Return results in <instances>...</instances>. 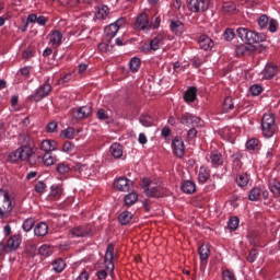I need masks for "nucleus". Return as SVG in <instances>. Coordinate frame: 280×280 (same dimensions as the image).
I'll return each mask as SVG.
<instances>
[{
    "label": "nucleus",
    "mask_w": 280,
    "mask_h": 280,
    "mask_svg": "<svg viewBox=\"0 0 280 280\" xmlns=\"http://www.w3.org/2000/svg\"><path fill=\"white\" fill-rule=\"evenodd\" d=\"M8 161L9 163H19V161H21V153L19 152V149L9 153Z\"/></svg>",
    "instance_id": "a18cd8bd"
},
{
    "label": "nucleus",
    "mask_w": 280,
    "mask_h": 280,
    "mask_svg": "<svg viewBox=\"0 0 280 280\" xmlns=\"http://www.w3.org/2000/svg\"><path fill=\"white\" fill-rule=\"evenodd\" d=\"M198 137V130H196V127H192L187 132V141H192V139H196Z\"/></svg>",
    "instance_id": "bf43d9fd"
},
{
    "label": "nucleus",
    "mask_w": 280,
    "mask_h": 280,
    "mask_svg": "<svg viewBox=\"0 0 280 280\" xmlns=\"http://www.w3.org/2000/svg\"><path fill=\"white\" fill-rule=\"evenodd\" d=\"M72 237H86V235H91V228L86 225H77L69 231Z\"/></svg>",
    "instance_id": "f3484780"
},
{
    "label": "nucleus",
    "mask_w": 280,
    "mask_h": 280,
    "mask_svg": "<svg viewBox=\"0 0 280 280\" xmlns=\"http://www.w3.org/2000/svg\"><path fill=\"white\" fill-rule=\"evenodd\" d=\"M235 108V105L233 104V97L228 96L225 97L224 102H223V113H229L230 110H233Z\"/></svg>",
    "instance_id": "58836bf2"
},
{
    "label": "nucleus",
    "mask_w": 280,
    "mask_h": 280,
    "mask_svg": "<svg viewBox=\"0 0 280 280\" xmlns=\"http://www.w3.org/2000/svg\"><path fill=\"white\" fill-rule=\"evenodd\" d=\"M16 207L14 197L10 195V191L0 188V220H8L12 215Z\"/></svg>",
    "instance_id": "f257e3e1"
},
{
    "label": "nucleus",
    "mask_w": 280,
    "mask_h": 280,
    "mask_svg": "<svg viewBox=\"0 0 280 280\" xmlns=\"http://www.w3.org/2000/svg\"><path fill=\"white\" fill-rule=\"evenodd\" d=\"M170 28L175 36H183V34H185V24H183L180 20H172Z\"/></svg>",
    "instance_id": "aec40b11"
},
{
    "label": "nucleus",
    "mask_w": 280,
    "mask_h": 280,
    "mask_svg": "<svg viewBox=\"0 0 280 280\" xmlns=\"http://www.w3.org/2000/svg\"><path fill=\"white\" fill-rule=\"evenodd\" d=\"M140 51L142 54H150V51H152V48H150V44L144 43L141 47H140Z\"/></svg>",
    "instance_id": "338daca9"
},
{
    "label": "nucleus",
    "mask_w": 280,
    "mask_h": 280,
    "mask_svg": "<svg viewBox=\"0 0 280 280\" xmlns=\"http://www.w3.org/2000/svg\"><path fill=\"white\" fill-rule=\"evenodd\" d=\"M23 139L27 144L20 147L18 152L20 153L21 161H28V163L32 165L34 163L32 159H36V154H34L32 147H30V141H32V138L30 136H23Z\"/></svg>",
    "instance_id": "39448f33"
},
{
    "label": "nucleus",
    "mask_w": 280,
    "mask_h": 280,
    "mask_svg": "<svg viewBox=\"0 0 280 280\" xmlns=\"http://www.w3.org/2000/svg\"><path fill=\"white\" fill-rule=\"evenodd\" d=\"M162 43H163L162 35H158L153 39H151L149 43L151 51H159V49H161Z\"/></svg>",
    "instance_id": "72a5a7b5"
},
{
    "label": "nucleus",
    "mask_w": 280,
    "mask_h": 280,
    "mask_svg": "<svg viewBox=\"0 0 280 280\" xmlns=\"http://www.w3.org/2000/svg\"><path fill=\"white\" fill-rule=\"evenodd\" d=\"M264 40V35H260L257 32L247 31V36L245 37V43L247 45H255V43H261Z\"/></svg>",
    "instance_id": "412c9836"
},
{
    "label": "nucleus",
    "mask_w": 280,
    "mask_h": 280,
    "mask_svg": "<svg viewBox=\"0 0 280 280\" xmlns=\"http://www.w3.org/2000/svg\"><path fill=\"white\" fill-rule=\"evenodd\" d=\"M48 38L52 47H60L62 45V33L60 31L51 32Z\"/></svg>",
    "instance_id": "5701e85b"
},
{
    "label": "nucleus",
    "mask_w": 280,
    "mask_h": 280,
    "mask_svg": "<svg viewBox=\"0 0 280 280\" xmlns=\"http://www.w3.org/2000/svg\"><path fill=\"white\" fill-rule=\"evenodd\" d=\"M131 220H132V213L130 211H124L118 215V222L122 226L130 224Z\"/></svg>",
    "instance_id": "473e14b6"
},
{
    "label": "nucleus",
    "mask_w": 280,
    "mask_h": 280,
    "mask_svg": "<svg viewBox=\"0 0 280 280\" xmlns=\"http://www.w3.org/2000/svg\"><path fill=\"white\" fill-rule=\"evenodd\" d=\"M192 67L195 69H198L199 67H202V59L198 58V57H195L192 59Z\"/></svg>",
    "instance_id": "774afa93"
},
{
    "label": "nucleus",
    "mask_w": 280,
    "mask_h": 280,
    "mask_svg": "<svg viewBox=\"0 0 280 280\" xmlns=\"http://www.w3.org/2000/svg\"><path fill=\"white\" fill-rule=\"evenodd\" d=\"M92 113L93 108L91 106H81L72 108V118L77 120L86 119V117H91Z\"/></svg>",
    "instance_id": "9b49d317"
},
{
    "label": "nucleus",
    "mask_w": 280,
    "mask_h": 280,
    "mask_svg": "<svg viewBox=\"0 0 280 280\" xmlns=\"http://www.w3.org/2000/svg\"><path fill=\"white\" fill-rule=\"evenodd\" d=\"M186 3L190 12H207L211 5V0H186Z\"/></svg>",
    "instance_id": "0eeeda50"
},
{
    "label": "nucleus",
    "mask_w": 280,
    "mask_h": 280,
    "mask_svg": "<svg viewBox=\"0 0 280 280\" xmlns=\"http://www.w3.org/2000/svg\"><path fill=\"white\" fill-rule=\"evenodd\" d=\"M179 124H182V126H187L188 128L189 127H196L198 125H200V117L198 116H195L190 113H184L179 118Z\"/></svg>",
    "instance_id": "1a4fd4ad"
},
{
    "label": "nucleus",
    "mask_w": 280,
    "mask_h": 280,
    "mask_svg": "<svg viewBox=\"0 0 280 280\" xmlns=\"http://www.w3.org/2000/svg\"><path fill=\"white\" fill-rule=\"evenodd\" d=\"M180 189L184 194H188V195L196 194V183L192 180H185L182 184Z\"/></svg>",
    "instance_id": "c756f323"
},
{
    "label": "nucleus",
    "mask_w": 280,
    "mask_h": 280,
    "mask_svg": "<svg viewBox=\"0 0 280 280\" xmlns=\"http://www.w3.org/2000/svg\"><path fill=\"white\" fill-rule=\"evenodd\" d=\"M56 156L51 155V153H45L43 156V163L44 165H54V163H56Z\"/></svg>",
    "instance_id": "49530a36"
},
{
    "label": "nucleus",
    "mask_w": 280,
    "mask_h": 280,
    "mask_svg": "<svg viewBox=\"0 0 280 280\" xmlns=\"http://www.w3.org/2000/svg\"><path fill=\"white\" fill-rule=\"evenodd\" d=\"M258 25L261 30H264V27H268V15H261L258 19Z\"/></svg>",
    "instance_id": "e2e57ef3"
},
{
    "label": "nucleus",
    "mask_w": 280,
    "mask_h": 280,
    "mask_svg": "<svg viewBox=\"0 0 280 280\" xmlns=\"http://www.w3.org/2000/svg\"><path fill=\"white\" fill-rule=\"evenodd\" d=\"M73 168L75 172H79L82 178H91L92 174H95V170L93 168V164H82L77 163Z\"/></svg>",
    "instance_id": "9d476101"
},
{
    "label": "nucleus",
    "mask_w": 280,
    "mask_h": 280,
    "mask_svg": "<svg viewBox=\"0 0 280 280\" xmlns=\"http://www.w3.org/2000/svg\"><path fill=\"white\" fill-rule=\"evenodd\" d=\"M40 150L46 152V154H49L55 150H58V142H56L55 140H44L40 143Z\"/></svg>",
    "instance_id": "393cba45"
},
{
    "label": "nucleus",
    "mask_w": 280,
    "mask_h": 280,
    "mask_svg": "<svg viewBox=\"0 0 280 280\" xmlns=\"http://www.w3.org/2000/svg\"><path fill=\"white\" fill-rule=\"evenodd\" d=\"M222 279L223 280H237V279H235V273H233V271H231V270L223 271Z\"/></svg>",
    "instance_id": "680f3d73"
},
{
    "label": "nucleus",
    "mask_w": 280,
    "mask_h": 280,
    "mask_svg": "<svg viewBox=\"0 0 280 280\" xmlns=\"http://www.w3.org/2000/svg\"><path fill=\"white\" fill-rule=\"evenodd\" d=\"M198 97V89L196 86H190L184 94V101L187 103L196 102Z\"/></svg>",
    "instance_id": "cd10ccee"
},
{
    "label": "nucleus",
    "mask_w": 280,
    "mask_h": 280,
    "mask_svg": "<svg viewBox=\"0 0 280 280\" xmlns=\"http://www.w3.org/2000/svg\"><path fill=\"white\" fill-rule=\"evenodd\" d=\"M222 10L226 14H233V12L237 10V7L233 2H224L222 5Z\"/></svg>",
    "instance_id": "c03bdc74"
},
{
    "label": "nucleus",
    "mask_w": 280,
    "mask_h": 280,
    "mask_svg": "<svg viewBox=\"0 0 280 280\" xmlns=\"http://www.w3.org/2000/svg\"><path fill=\"white\" fill-rule=\"evenodd\" d=\"M277 73H279V68L272 63H268L262 71L265 80H272Z\"/></svg>",
    "instance_id": "b1692460"
},
{
    "label": "nucleus",
    "mask_w": 280,
    "mask_h": 280,
    "mask_svg": "<svg viewBox=\"0 0 280 280\" xmlns=\"http://www.w3.org/2000/svg\"><path fill=\"white\" fill-rule=\"evenodd\" d=\"M259 145V139L252 138L246 142L247 150H255Z\"/></svg>",
    "instance_id": "603ef678"
},
{
    "label": "nucleus",
    "mask_w": 280,
    "mask_h": 280,
    "mask_svg": "<svg viewBox=\"0 0 280 280\" xmlns=\"http://www.w3.org/2000/svg\"><path fill=\"white\" fill-rule=\"evenodd\" d=\"M224 40L231 42L235 38V31L233 28H226L223 33Z\"/></svg>",
    "instance_id": "3c124183"
},
{
    "label": "nucleus",
    "mask_w": 280,
    "mask_h": 280,
    "mask_svg": "<svg viewBox=\"0 0 280 280\" xmlns=\"http://www.w3.org/2000/svg\"><path fill=\"white\" fill-rule=\"evenodd\" d=\"M49 198L51 200H60V198H62V187L59 185L51 186Z\"/></svg>",
    "instance_id": "2f4dec72"
},
{
    "label": "nucleus",
    "mask_w": 280,
    "mask_h": 280,
    "mask_svg": "<svg viewBox=\"0 0 280 280\" xmlns=\"http://www.w3.org/2000/svg\"><path fill=\"white\" fill-rule=\"evenodd\" d=\"M97 118L101 119L102 121L108 119V114H106V110L101 108L97 110V114H96Z\"/></svg>",
    "instance_id": "0e129e2a"
},
{
    "label": "nucleus",
    "mask_w": 280,
    "mask_h": 280,
    "mask_svg": "<svg viewBox=\"0 0 280 280\" xmlns=\"http://www.w3.org/2000/svg\"><path fill=\"white\" fill-rule=\"evenodd\" d=\"M71 167H69V165L65 164V163H59L57 166V172L59 174H69Z\"/></svg>",
    "instance_id": "6e6d98bb"
},
{
    "label": "nucleus",
    "mask_w": 280,
    "mask_h": 280,
    "mask_svg": "<svg viewBox=\"0 0 280 280\" xmlns=\"http://www.w3.org/2000/svg\"><path fill=\"white\" fill-rule=\"evenodd\" d=\"M172 148L175 156L183 159L185 156V142L182 138L175 137L172 142Z\"/></svg>",
    "instance_id": "4468645a"
},
{
    "label": "nucleus",
    "mask_w": 280,
    "mask_h": 280,
    "mask_svg": "<svg viewBox=\"0 0 280 280\" xmlns=\"http://www.w3.org/2000/svg\"><path fill=\"white\" fill-rule=\"evenodd\" d=\"M249 91H250L252 95H254V97H257V95H261L264 88H261V85H259V84H254L250 86Z\"/></svg>",
    "instance_id": "5fc2aeb1"
},
{
    "label": "nucleus",
    "mask_w": 280,
    "mask_h": 280,
    "mask_svg": "<svg viewBox=\"0 0 280 280\" xmlns=\"http://www.w3.org/2000/svg\"><path fill=\"white\" fill-rule=\"evenodd\" d=\"M198 43L200 49H203V51H210V49H213V39H211V37H209L207 34L200 35Z\"/></svg>",
    "instance_id": "6ab92c4d"
},
{
    "label": "nucleus",
    "mask_w": 280,
    "mask_h": 280,
    "mask_svg": "<svg viewBox=\"0 0 280 280\" xmlns=\"http://www.w3.org/2000/svg\"><path fill=\"white\" fill-rule=\"evenodd\" d=\"M51 93V84H49V80H47L42 86H39L35 93H33L28 100L31 102H40V100H45Z\"/></svg>",
    "instance_id": "423d86ee"
},
{
    "label": "nucleus",
    "mask_w": 280,
    "mask_h": 280,
    "mask_svg": "<svg viewBox=\"0 0 280 280\" xmlns=\"http://www.w3.org/2000/svg\"><path fill=\"white\" fill-rule=\"evenodd\" d=\"M255 51V46L250 44H241L236 46L235 54L240 58L242 56H250Z\"/></svg>",
    "instance_id": "a211bd4d"
},
{
    "label": "nucleus",
    "mask_w": 280,
    "mask_h": 280,
    "mask_svg": "<svg viewBox=\"0 0 280 280\" xmlns=\"http://www.w3.org/2000/svg\"><path fill=\"white\" fill-rule=\"evenodd\" d=\"M49 233V225H47L45 222H39L34 228V235L36 237H45Z\"/></svg>",
    "instance_id": "a878e982"
},
{
    "label": "nucleus",
    "mask_w": 280,
    "mask_h": 280,
    "mask_svg": "<svg viewBox=\"0 0 280 280\" xmlns=\"http://www.w3.org/2000/svg\"><path fill=\"white\" fill-rule=\"evenodd\" d=\"M135 27L141 32H150V30H152V24L148 20V14L141 13L136 20Z\"/></svg>",
    "instance_id": "ddd939ff"
},
{
    "label": "nucleus",
    "mask_w": 280,
    "mask_h": 280,
    "mask_svg": "<svg viewBox=\"0 0 280 280\" xmlns=\"http://www.w3.org/2000/svg\"><path fill=\"white\" fill-rule=\"evenodd\" d=\"M114 253H115V245L108 244L105 253V257H104V264H105L106 270L97 271V277L100 280H104L108 277V275H113L115 270V264L113 262Z\"/></svg>",
    "instance_id": "7ed1b4c3"
},
{
    "label": "nucleus",
    "mask_w": 280,
    "mask_h": 280,
    "mask_svg": "<svg viewBox=\"0 0 280 280\" xmlns=\"http://www.w3.org/2000/svg\"><path fill=\"white\" fill-rule=\"evenodd\" d=\"M278 26H279V23L277 22V20L269 21V32H271V33L277 32Z\"/></svg>",
    "instance_id": "69168bd1"
},
{
    "label": "nucleus",
    "mask_w": 280,
    "mask_h": 280,
    "mask_svg": "<svg viewBox=\"0 0 280 280\" xmlns=\"http://www.w3.org/2000/svg\"><path fill=\"white\" fill-rule=\"evenodd\" d=\"M54 250L51 249V246L44 244L39 247L38 254L42 255V257H50L52 255Z\"/></svg>",
    "instance_id": "a19ab883"
},
{
    "label": "nucleus",
    "mask_w": 280,
    "mask_h": 280,
    "mask_svg": "<svg viewBox=\"0 0 280 280\" xmlns=\"http://www.w3.org/2000/svg\"><path fill=\"white\" fill-rule=\"evenodd\" d=\"M75 149V145L71 141H67L63 143L62 151L67 152V154H71L73 150Z\"/></svg>",
    "instance_id": "4d7b16f0"
},
{
    "label": "nucleus",
    "mask_w": 280,
    "mask_h": 280,
    "mask_svg": "<svg viewBox=\"0 0 280 280\" xmlns=\"http://www.w3.org/2000/svg\"><path fill=\"white\" fill-rule=\"evenodd\" d=\"M153 121L154 120L152 119V116L148 114H143L142 116H140V124H142V126H144L145 128H150Z\"/></svg>",
    "instance_id": "37998d69"
},
{
    "label": "nucleus",
    "mask_w": 280,
    "mask_h": 280,
    "mask_svg": "<svg viewBox=\"0 0 280 280\" xmlns=\"http://www.w3.org/2000/svg\"><path fill=\"white\" fill-rule=\"evenodd\" d=\"M248 174L246 173H241L236 176V183L238 187H246V185H248Z\"/></svg>",
    "instance_id": "ea45409f"
},
{
    "label": "nucleus",
    "mask_w": 280,
    "mask_h": 280,
    "mask_svg": "<svg viewBox=\"0 0 280 280\" xmlns=\"http://www.w3.org/2000/svg\"><path fill=\"white\" fill-rule=\"evenodd\" d=\"M209 178H211V171H209V167L201 165L199 168L198 182L201 183V185H205Z\"/></svg>",
    "instance_id": "bb28decb"
},
{
    "label": "nucleus",
    "mask_w": 280,
    "mask_h": 280,
    "mask_svg": "<svg viewBox=\"0 0 280 280\" xmlns=\"http://www.w3.org/2000/svg\"><path fill=\"white\" fill-rule=\"evenodd\" d=\"M141 187L148 198H163L165 196V189L148 177L141 179Z\"/></svg>",
    "instance_id": "f03ea898"
},
{
    "label": "nucleus",
    "mask_w": 280,
    "mask_h": 280,
    "mask_svg": "<svg viewBox=\"0 0 280 280\" xmlns=\"http://www.w3.org/2000/svg\"><path fill=\"white\" fill-rule=\"evenodd\" d=\"M124 23H126V20L118 19L116 22L105 27V38L108 43H110V40H113V38L117 36V32H119V28L121 27V25H124Z\"/></svg>",
    "instance_id": "6e6552de"
},
{
    "label": "nucleus",
    "mask_w": 280,
    "mask_h": 280,
    "mask_svg": "<svg viewBox=\"0 0 280 280\" xmlns=\"http://www.w3.org/2000/svg\"><path fill=\"white\" fill-rule=\"evenodd\" d=\"M257 255L258 254L256 248L250 249L247 256V261H249V264L255 262V260L257 259Z\"/></svg>",
    "instance_id": "052dcab7"
},
{
    "label": "nucleus",
    "mask_w": 280,
    "mask_h": 280,
    "mask_svg": "<svg viewBox=\"0 0 280 280\" xmlns=\"http://www.w3.org/2000/svg\"><path fill=\"white\" fill-rule=\"evenodd\" d=\"M137 200H139V195L135 191L129 192L128 195L125 196V205L127 207H132V205H135L137 202Z\"/></svg>",
    "instance_id": "e433bc0d"
},
{
    "label": "nucleus",
    "mask_w": 280,
    "mask_h": 280,
    "mask_svg": "<svg viewBox=\"0 0 280 280\" xmlns=\"http://www.w3.org/2000/svg\"><path fill=\"white\" fill-rule=\"evenodd\" d=\"M199 257H200V270L201 272H205L207 269V264L209 261V255L211 253V249H209V245L202 244L199 247Z\"/></svg>",
    "instance_id": "f8f14e48"
},
{
    "label": "nucleus",
    "mask_w": 280,
    "mask_h": 280,
    "mask_svg": "<svg viewBox=\"0 0 280 280\" xmlns=\"http://www.w3.org/2000/svg\"><path fill=\"white\" fill-rule=\"evenodd\" d=\"M129 69L131 73H137L141 69V59L139 57H133L129 61Z\"/></svg>",
    "instance_id": "c9c22d12"
},
{
    "label": "nucleus",
    "mask_w": 280,
    "mask_h": 280,
    "mask_svg": "<svg viewBox=\"0 0 280 280\" xmlns=\"http://www.w3.org/2000/svg\"><path fill=\"white\" fill-rule=\"evenodd\" d=\"M228 226L231 231L237 230V226H240V219L237 217H232L228 222Z\"/></svg>",
    "instance_id": "8fccbe9b"
},
{
    "label": "nucleus",
    "mask_w": 280,
    "mask_h": 280,
    "mask_svg": "<svg viewBox=\"0 0 280 280\" xmlns=\"http://www.w3.org/2000/svg\"><path fill=\"white\" fill-rule=\"evenodd\" d=\"M259 198H261V188H259V187L252 188L248 194V199L252 202H257V200H259Z\"/></svg>",
    "instance_id": "4c0bfd02"
},
{
    "label": "nucleus",
    "mask_w": 280,
    "mask_h": 280,
    "mask_svg": "<svg viewBox=\"0 0 280 280\" xmlns=\"http://www.w3.org/2000/svg\"><path fill=\"white\" fill-rule=\"evenodd\" d=\"M261 128L262 135L267 139H270V137L275 136V132H277V122H275V114H264L261 119Z\"/></svg>",
    "instance_id": "20e7f679"
},
{
    "label": "nucleus",
    "mask_w": 280,
    "mask_h": 280,
    "mask_svg": "<svg viewBox=\"0 0 280 280\" xmlns=\"http://www.w3.org/2000/svg\"><path fill=\"white\" fill-rule=\"evenodd\" d=\"M75 135V129L73 127H68L65 130H61V137L65 139H73V136Z\"/></svg>",
    "instance_id": "de8ad7c7"
},
{
    "label": "nucleus",
    "mask_w": 280,
    "mask_h": 280,
    "mask_svg": "<svg viewBox=\"0 0 280 280\" xmlns=\"http://www.w3.org/2000/svg\"><path fill=\"white\" fill-rule=\"evenodd\" d=\"M236 34L241 40H246V36L248 34V28L246 27H238Z\"/></svg>",
    "instance_id": "13d9d810"
},
{
    "label": "nucleus",
    "mask_w": 280,
    "mask_h": 280,
    "mask_svg": "<svg viewBox=\"0 0 280 280\" xmlns=\"http://www.w3.org/2000/svg\"><path fill=\"white\" fill-rule=\"evenodd\" d=\"M34 189H35L36 194L43 195V192L46 191V189H47V184H45V182H43V180H39L34 185Z\"/></svg>",
    "instance_id": "09e8293b"
},
{
    "label": "nucleus",
    "mask_w": 280,
    "mask_h": 280,
    "mask_svg": "<svg viewBox=\"0 0 280 280\" xmlns=\"http://www.w3.org/2000/svg\"><path fill=\"white\" fill-rule=\"evenodd\" d=\"M34 224H36L34 218H28L23 222L22 229L25 231V233H30V231L34 229Z\"/></svg>",
    "instance_id": "79ce46f5"
},
{
    "label": "nucleus",
    "mask_w": 280,
    "mask_h": 280,
    "mask_svg": "<svg viewBox=\"0 0 280 280\" xmlns=\"http://www.w3.org/2000/svg\"><path fill=\"white\" fill-rule=\"evenodd\" d=\"M46 132H58V122L52 120L46 125Z\"/></svg>",
    "instance_id": "864d4df0"
},
{
    "label": "nucleus",
    "mask_w": 280,
    "mask_h": 280,
    "mask_svg": "<svg viewBox=\"0 0 280 280\" xmlns=\"http://www.w3.org/2000/svg\"><path fill=\"white\" fill-rule=\"evenodd\" d=\"M210 162L212 167H220V165H224V156L220 151H212L210 153Z\"/></svg>",
    "instance_id": "4be33fe9"
},
{
    "label": "nucleus",
    "mask_w": 280,
    "mask_h": 280,
    "mask_svg": "<svg viewBox=\"0 0 280 280\" xmlns=\"http://www.w3.org/2000/svg\"><path fill=\"white\" fill-rule=\"evenodd\" d=\"M130 187H132V180L127 177H119L114 180V189L117 191H130Z\"/></svg>",
    "instance_id": "2eb2a0df"
},
{
    "label": "nucleus",
    "mask_w": 280,
    "mask_h": 280,
    "mask_svg": "<svg viewBox=\"0 0 280 280\" xmlns=\"http://www.w3.org/2000/svg\"><path fill=\"white\" fill-rule=\"evenodd\" d=\"M23 242V237L21 234H14L7 241V248L9 249V253H14V250H19L21 247V243Z\"/></svg>",
    "instance_id": "dca6fc26"
},
{
    "label": "nucleus",
    "mask_w": 280,
    "mask_h": 280,
    "mask_svg": "<svg viewBox=\"0 0 280 280\" xmlns=\"http://www.w3.org/2000/svg\"><path fill=\"white\" fill-rule=\"evenodd\" d=\"M65 268H67V264L65 262V260L62 258H57L54 260L52 269L55 272L60 275V272H62L65 270Z\"/></svg>",
    "instance_id": "f704fd0d"
},
{
    "label": "nucleus",
    "mask_w": 280,
    "mask_h": 280,
    "mask_svg": "<svg viewBox=\"0 0 280 280\" xmlns=\"http://www.w3.org/2000/svg\"><path fill=\"white\" fill-rule=\"evenodd\" d=\"M269 189L275 198H280V182L277 178L269 179Z\"/></svg>",
    "instance_id": "c85d7f7f"
},
{
    "label": "nucleus",
    "mask_w": 280,
    "mask_h": 280,
    "mask_svg": "<svg viewBox=\"0 0 280 280\" xmlns=\"http://www.w3.org/2000/svg\"><path fill=\"white\" fill-rule=\"evenodd\" d=\"M109 150L114 159H121V156H124V148L121 147L120 143H117V142L113 143Z\"/></svg>",
    "instance_id": "7c9ffc66"
}]
</instances>
